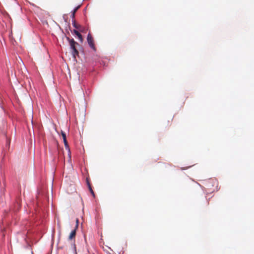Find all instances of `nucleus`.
<instances>
[{
  "label": "nucleus",
  "mask_w": 254,
  "mask_h": 254,
  "mask_svg": "<svg viewBox=\"0 0 254 254\" xmlns=\"http://www.w3.org/2000/svg\"><path fill=\"white\" fill-rule=\"evenodd\" d=\"M67 39L69 41L72 55L75 58V56L76 55L78 56L79 54L78 51L76 48V45H78V44L73 39H70L68 37H67Z\"/></svg>",
  "instance_id": "1"
},
{
  "label": "nucleus",
  "mask_w": 254,
  "mask_h": 254,
  "mask_svg": "<svg viewBox=\"0 0 254 254\" xmlns=\"http://www.w3.org/2000/svg\"><path fill=\"white\" fill-rule=\"evenodd\" d=\"M87 41L89 46L92 48L93 50H96V48L94 43V39L90 33H88L87 37Z\"/></svg>",
  "instance_id": "2"
},
{
  "label": "nucleus",
  "mask_w": 254,
  "mask_h": 254,
  "mask_svg": "<svg viewBox=\"0 0 254 254\" xmlns=\"http://www.w3.org/2000/svg\"><path fill=\"white\" fill-rule=\"evenodd\" d=\"M61 134H62V137H63V140H64V142L65 148L66 149H68V150H69V146L68 145L67 141L66 140V134H65V133L64 132L62 131Z\"/></svg>",
  "instance_id": "3"
},
{
  "label": "nucleus",
  "mask_w": 254,
  "mask_h": 254,
  "mask_svg": "<svg viewBox=\"0 0 254 254\" xmlns=\"http://www.w3.org/2000/svg\"><path fill=\"white\" fill-rule=\"evenodd\" d=\"M76 229H74L73 230L71 233H70L68 236V240H72L73 239H74L76 236Z\"/></svg>",
  "instance_id": "4"
},
{
  "label": "nucleus",
  "mask_w": 254,
  "mask_h": 254,
  "mask_svg": "<svg viewBox=\"0 0 254 254\" xmlns=\"http://www.w3.org/2000/svg\"><path fill=\"white\" fill-rule=\"evenodd\" d=\"M73 32L77 35L81 42H83V38L81 34L76 30H73Z\"/></svg>",
  "instance_id": "5"
},
{
  "label": "nucleus",
  "mask_w": 254,
  "mask_h": 254,
  "mask_svg": "<svg viewBox=\"0 0 254 254\" xmlns=\"http://www.w3.org/2000/svg\"><path fill=\"white\" fill-rule=\"evenodd\" d=\"M80 6H78L76 7L72 11V14H71V18L73 19L74 18L75 16V13L76 11L77 10V9L79 8Z\"/></svg>",
  "instance_id": "6"
},
{
  "label": "nucleus",
  "mask_w": 254,
  "mask_h": 254,
  "mask_svg": "<svg viewBox=\"0 0 254 254\" xmlns=\"http://www.w3.org/2000/svg\"><path fill=\"white\" fill-rule=\"evenodd\" d=\"M86 183H87L88 187L90 186L91 184L90 183L89 179L88 178H86Z\"/></svg>",
  "instance_id": "7"
},
{
  "label": "nucleus",
  "mask_w": 254,
  "mask_h": 254,
  "mask_svg": "<svg viewBox=\"0 0 254 254\" xmlns=\"http://www.w3.org/2000/svg\"><path fill=\"white\" fill-rule=\"evenodd\" d=\"M76 226H75V229H77V228H78V222H79L78 219H76Z\"/></svg>",
  "instance_id": "8"
},
{
  "label": "nucleus",
  "mask_w": 254,
  "mask_h": 254,
  "mask_svg": "<svg viewBox=\"0 0 254 254\" xmlns=\"http://www.w3.org/2000/svg\"><path fill=\"white\" fill-rule=\"evenodd\" d=\"M73 26H74L75 28H77V29H78V26L76 25V24L75 23V21L73 22Z\"/></svg>",
  "instance_id": "9"
},
{
  "label": "nucleus",
  "mask_w": 254,
  "mask_h": 254,
  "mask_svg": "<svg viewBox=\"0 0 254 254\" xmlns=\"http://www.w3.org/2000/svg\"><path fill=\"white\" fill-rule=\"evenodd\" d=\"M73 248L75 253H76V247L74 243L73 244Z\"/></svg>",
  "instance_id": "10"
},
{
  "label": "nucleus",
  "mask_w": 254,
  "mask_h": 254,
  "mask_svg": "<svg viewBox=\"0 0 254 254\" xmlns=\"http://www.w3.org/2000/svg\"><path fill=\"white\" fill-rule=\"evenodd\" d=\"M90 192L91 193V194H92V195L94 197L95 196V194L94 193V191L93 190H91V191H90Z\"/></svg>",
  "instance_id": "11"
},
{
  "label": "nucleus",
  "mask_w": 254,
  "mask_h": 254,
  "mask_svg": "<svg viewBox=\"0 0 254 254\" xmlns=\"http://www.w3.org/2000/svg\"><path fill=\"white\" fill-rule=\"evenodd\" d=\"M88 187V189H89V190L90 191H91V190H93L92 189L91 186H89V187Z\"/></svg>",
  "instance_id": "12"
}]
</instances>
